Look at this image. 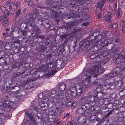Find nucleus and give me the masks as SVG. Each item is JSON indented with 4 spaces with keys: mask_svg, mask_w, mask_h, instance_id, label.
I'll list each match as a JSON object with an SVG mask.
<instances>
[{
    "mask_svg": "<svg viewBox=\"0 0 125 125\" xmlns=\"http://www.w3.org/2000/svg\"><path fill=\"white\" fill-rule=\"evenodd\" d=\"M51 95L54 98V101L56 103L61 104L62 105L64 104L65 100L64 94L62 92L52 90L50 92Z\"/></svg>",
    "mask_w": 125,
    "mask_h": 125,
    "instance_id": "1",
    "label": "nucleus"
},
{
    "mask_svg": "<svg viewBox=\"0 0 125 125\" xmlns=\"http://www.w3.org/2000/svg\"><path fill=\"white\" fill-rule=\"evenodd\" d=\"M8 96L7 95L4 96L0 99V106L5 108H7L9 106L13 107L15 108L16 105L15 103L12 101H9L8 100Z\"/></svg>",
    "mask_w": 125,
    "mask_h": 125,
    "instance_id": "2",
    "label": "nucleus"
},
{
    "mask_svg": "<svg viewBox=\"0 0 125 125\" xmlns=\"http://www.w3.org/2000/svg\"><path fill=\"white\" fill-rule=\"evenodd\" d=\"M77 91L74 87H71L68 89H66L65 96L68 100L72 99L73 97L75 96L77 94Z\"/></svg>",
    "mask_w": 125,
    "mask_h": 125,
    "instance_id": "3",
    "label": "nucleus"
},
{
    "mask_svg": "<svg viewBox=\"0 0 125 125\" xmlns=\"http://www.w3.org/2000/svg\"><path fill=\"white\" fill-rule=\"evenodd\" d=\"M103 72L104 70L100 65L91 67L89 71V74H91L92 75L94 74H99Z\"/></svg>",
    "mask_w": 125,
    "mask_h": 125,
    "instance_id": "4",
    "label": "nucleus"
},
{
    "mask_svg": "<svg viewBox=\"0 0 125 125\" xmlns=\"http://www.w3.org/2000/svg\"><path fill=\"white\" fill-rule=\"evenodd\" d=\"M80 21L77 20L76 21H73L67 23L66 27V29H69V31H72L71 32L73 33H74L77 31V29H76V26L77 23L79 22Z\"/></svg>",
    "mask_w": 125,
    "mask_h": 125,
    "instance_id": "5",
    "label": "nucleus"
},
{
    "mask_svg": "<svg viewBox=\"0 0 125 125\" xmlns=\"http://www.w3.org/2000/svg\"><path fill=\"white\" fill-rule=\"evenodd\" d=\"M28 15L29 16L28 18V20L27 21V25L31 27L32 25L35 22V20L37 17L36 15L32 14H29Z\"/></svg>",
    "mask_w": 125,
    "mask_h": 125,
    "instance_id": "6",
    "label": "nucleus"
},
{
    "mask_svg": "<svg viewBox=\"0 0 125 125\" xmlns=\"http://www.w3.org/2000/svg\"><path fill=\"white\" fill-rule=\"evenodd\" d=\"M123 52L121 53H118L115 54L114 55V58L115 59L117 63H119L125 60L124 59L125 58V55H124Z\"/></svg>",
    "mask_w": 125,
    "mask_h": 125,
    "instance_id": "7",
    "label": "nucleus"
},
{
    "mask_svg": "<svg viewBox=\"0 0 125 125\" xmlns=\"http://www.w3.org/2000/svg\"><path fill=\"white\" fill-rule=\"evenodd\" d=\"M102 41L101 42L103 43L104 42V44L105 45V46H108V48L109 50H111L114 47L115 44L113 43H110L108 40L102 38Z\"/></svg>",
    "mask_w": 125,
    "mask_h": 125,
    "instance_id": "8",
    "label": "nucleus"
},
{
    "mask_svg": "<svg viewBox=\"0 0 125 125\" xmlns=\"http://www.w3.org/2000/svg\"><path fill=\"white\" fill-rule=\"evenodd\" d=\"M55 63L53 64V61L52 59H50L49 61L48 66L50 68H51L52 71V74H54L57 72L56 66H55Z\"/></svg>",
    "mask_w": 125,
    "mask_h": 125,
    "instance_id": "9",
    "label": "nucleus"
},
{
    "mask_svg": "<svg viewBox=\"0 0 125 125\" xmlns=\"http://www.w3.org/2000/svg\"><path fill=\"white\" fill-rule=\"evenodd\" d=\"M102 38L101 40H99L98 42V43L97 42L96 43V46H95L99 48H99L102 50V52H104L106 50V46H105V45H104V42L103 43L101 42L102 41Z\"/></svg>",
    "mask_w": 125,
    "mask_h": 125,
    "instance_id": "10",
    "label": "nucleus"
},
{
    "mask_svg": "<svg viewBox=\"0 0 125 125\" xmlns=\"http://www.w3.org/2000/svg\"><path fill=\"white\" fill-rule=\"evenodd\" d=\"M122 69L119 67L116 68L113 70V72L108 75V77H115L118 75L122 71Z\"/></svg>",
    "mask_w": 125,
    "mask_h": 125,
    "instance_id": "11",
    "label": "nucleus"
},
{
    "mask_svg": "<svg viewBox=\"0 0 125 125\" xmlns=\"http://www.w3.org/2000/svg\"><path fill=\"white\" fill-rule=\"evenodd\" d=\"M96 33L94 32L93 34H90L88 37V38H89V41H90L91 42H94V43H95L96 42H97V43H98V41H97L96 39L97 38L98 36L97 34H95Z\"/></svg>",
    "mask_w": 125,
    "mask_h": 125,
    "instance_id": "12",
    "label": "nucleus"
},
{
    "mask_svg": "<svg viewBox=\"0 0 125 125\" xmlns=\"http://www.w3.org/2000/svg\"><path fill=\"white\" fill-rule=\"evenodd\" d=\"M64 63L62 60L58 59L56 60L55 66H56V68L58 69H61L64 66Z\"/></svg>",
    "mask_w": 125,
    "mask_h": 125,
    "instance_id": "13",
    "label": "nucleus"
},
{
    "mask_svg": "<svg viewBox=\"0 0 125 125\" xmlns=\"http://www.w3.org/2000/svg\"><path fill=\"white\" fill-rule=\"evenodd\" d=\"M90 76H88V77L86 78L85 81H84L83 84V85H82L83 87V88H84V90L86 89L87 88L90 87L91 85L90 80Z\"/></svg>",
    "mask_w": 125,
    "mask_h": 125,
    "instance_id": "14",
    "label": "nucleus"
},
{
    "mask_svg": "<svg viewBox=\"0 0 125 125\" xmlns=\"http://www.w3.org/2000/svg\"><path fill=\"white\" fill-rule=\"evenodd\" d=\"M32 111L31 110H30L28 112H25V115L27 116L30 120L31 122H34L36 121V120L33 116L32 115Z\"/></svg>",
    "mask_w": 125,
    "mask_h": 125,
    "instance_id": "15",
    "label": "nucleus"
},
{
    "mask_svg": "<svg viewBox=\"0 0 125 125\" xmlns=\"http://www.w3.org/2000/svg\"><path fill=\"white\" fill-rule=\"evenodd\" d=\"M60 37L62 39L61 41L62 42L64 41L63 43L65 44L68 42V41L71 38V36L70 34H65L61 36Z\"/></svg>",
    "mask_w": 125,
    "mask_h": 125,
    "instance_id": "16",
    "label": "nucleus"
},
{
    "mask_svg": "<svg viewBox=\"0 0 125 125\" xmlns=\"http://www.w3.org/2000/svg\"><path fill=\"white\" fill-rule=\"evenodd\" d=\"M112 16V12H108L104 16L103 21H106L109 23L112 21L111 19Z\"/></svg>",
    "mask_w": 125,
    "mask_h": 125,
    "instance_id": "17",
    "label": "nucleus"
},
{
    "mask_svg": "<svg viewBox=\"0 0 125 125\" xmlns=\"http://www.w3.org/2000/svg\"><path fill=\"white\" fill-rule=\"evenodd\" d=\"M39 105L38 106L40 107V108H39L40 109V111H45L46 110V106L47 105V104L44 103L43 102L39 101Z\"/></svg>",
    "mask_w": 125,
    "mask_h": 125,
    "instance_id": "18",
    "label": "nucleus"
},
{
    "mask_svg": "<svg viewBox=\"0 0 125 125\" xmlns=\"http://www.w3.org/2000/svg\"><path fill=\"white\" fill-rule=\"evenodd\" d=\"M96 43H97V42L94 43V42H93L90 41L89 40L88 41L85 42H84L83 44L84 47L86 48L88 47L89 46L91 45L93 46H96Z\"/></svg>",
    "mask_w": 125,
    "mask_h": 125,
    "instance_id": "19",
    "label": "nucleus"
},
{
    "mask_svg": "<svg viewBox=\"0 0 125 125\" xmlns=\"http://www.w3.org/2000/svg\"><path fill=\"white\" fill-rule=\"evenodd\" d=\"M47 48L46 45L41 44L38 46V49L39 51L41 52H43L45 51L46 50Z\"/></svg>",
    "mask_w": 125,
    "mask_h": 125,
    "instance_id": "20",
    "label": "nucleus"
},
{
    "mask_svg": "<svg viewBox=\"0 0 125 125\" xmlns=\"http://www.w3.org/2000/svg\"><path fill=\"white\" fill-rule=\"evenodd\" d=\"M107 0H102L100 2H98L97 5V10L98 9H99L100 10H101L102 9L105 2H106L107 1Z\"/></svg>",
    "mask_w": 125,
    "mask_h": 125,
    "instance_id": "21",
    "label": "nucleus"
},
{
    "mask_svg": "<svg viewBox=\"0 0 125 125\" xmlns=\"http://www.w3.org/2000/svg\"><path fill=\"white\" fill-rule=\"evenodd\" d=\"M87 99L89 102H95L98 100L97 97L94 96H89Z\"/></svg>",
    "mask_w": 125,
    "mask_h": 125,
    "instance_id": "22",
    "label": "nucleus"
},
{
    "mask_svg": "<svg viewBox=\"0 0 125 125\" xmlns=\"http://www.w3.org/2000/svg\"><path fill=\"white\" fill-rule=\"evenodd\" d=\"M120 34V33L119 31H116L114 33V37H117V38L115 39V42L116 43L119 42V36Z\"/></svg>",
    "mask_w": 125,
    "mask_h": 125,
    "instance_id": "23",
    "label": "nucleus"
},
{
    "mask_svg": "<svg viewBox=\"0 0 125 125\" xmlns=\"http://www.w3.org/2000/svg\"><path fill=\"white\" fill-rule=\"evenodd\" d=\"M59 15L58 12H57L55 11L52 10L51 13L50 15L52 18H56Z\"/></svg>",
    "mask_w": 125,
    "mask_h": 125,
    "instance_id": "24",
    "label": "nucleus"
},
{
    "mask_svg": "<svg viewBox=\"0 0 125 125\" xmlns=\"http://www.w3.org/2000/svg\"><path fill=\"white\" fill-rule=\"evenodd\" d=\"M99 89L100 88H97L95 91V92H97V97L99 98H102L104 96V94L103 93L98 92Z\"/></svg>",
    "mask_w": 125,
    "mask_h": 125,
    "instance_id": "25",
    "label": "nucleus"
},
{
    "mask_svg": "<svg viewBox=\"0 0 125 125\" xmlns=\"http://www.w3.org/2000/svg\"><path fill=\"white\" fill-rule=\"evenodd\" d=\"M116 14L118 19L120 18L122 15L123 12L120 8H119L116 12Z\"/></svg>",
    "mask_w": 125,
    "mask_h": 125,
    "instance_id": "26",
    "label": "nucleus"
},
{
    "mask_svg": "<svg viewBox=\"0 0 125 125\" xmlns=\"http://www.w3.org/2000/svg\"><path fill=\"white\" fill-rule=\"evenodd\" d=\"M21 0H17L16 1V0L13 3V5L16 7V9L17 10L18 9V8L19 7L20 5V1Z\"/></svg>",
    "mask_w": 125,
    "mask_h": 125,
    "instance_id": "27",
    "label": "nucleus"
},
{
    "mask_svg": "<svg viewBox=\"0 0 125 125\" xmlns=\"http://www.w3.org/2000/svg\"><path fill=\"white\" fill-rule=\"evenodd\" d=\"M56 109L55 110V114H56V115L59 116L60 115L62 112V111L58 107L56 108Z\"/></svg>",
    "mask_w": 125,
    "mask_h": 125,
    "instance_id": "28",
    "label": "nucleus"
},
{
    "mask_svg": "<svg viewBox=\"0 0 125 125\" xmlns=\"http://www.w3.org/2000/svg\"><path fill=\"white\" fill-rule=\"evenodd\" d=\"M105 83V81L104 79H101L97 81V84L98 85L103 86Z\"/></svg>",
    "mask_w": 125,
    "mask_h": 125,
    "instance_id": "29",
    "label": "nucleus"
},
{
    "mask_svg": "<svg viewBox=\"0 0 125 125\" xmlns=\"http://www.w3.org/2000/svg\"><path fill=\"white\" fill-rule=\"evenodd\" d=\"M21 72L22 74L24 76L23 77L24 78L26 77L30 72L29 70L28 69L25 70L23 72L21 71Z\"/></svg>",
    "mask_w": 125,
    "mask_h": 125,
    "instance_id": "30",
    "label": "nucleus"
},
{
    "mask_svg": "<svg viewBox=\"0 0 125 125\" xmlns=\"http://www.w3.org/2000/svg\"><path fill=\"white\" fill-rule=\"evenodd\" d=\"M31 104H32V103H31ZM31 106L32 108H33L34 110L37 112H40V109L39 108L40 107V106H38L37 107H36V106L33 105V104H31Z\"/></svg>",
    "mask_w": 125,
    "mask_h": 125,
    "instance_id": "31",
    "label": "nucleus"
},
{
    "mask_svg": "<svg viewBox=\"0 0 125 125\" xmlns=\"http://www.w3.org/2000/svg\"><path fill=\"white\" fill-rule=\"evenodd\" d=\"M119 4L120 7L123 8L125 6V0H118Z\"/></svg>",
    "mask_w": 125,
    "mask_h": 125,
    "instance_id": "32",
    "label": "nucleus"
},
{
    "mask_svg": "<svg viewBox=\"0 0 125 125\" xmlns=\"http://www.w3.org/2000/svg\"><path fill=\"white\" fill-rule=\"evenodd\" d=\"M59 89L62 91H64L65 88V84L64 83H60L58 85Z\"/></svg>",
    "mask_w": 125,
    "mask_h": 125,
    "instance_id": "33",
    "label": "nucleus"
},
{
    "mask_svg": "<svg viewBox=\"0 0 125 125\" xmlns=\"http://www.w3.org/2000/svg\"><path fill=\"white\" fill-rule=\"evenodd\" d=\"M13 83H12V84H10V86H9L10 87V90H13V91H14V92H16V93L17 94H18V92H19L18 90H16L15 88V87H16V88H18V87H16L15 86V87L14 86H13L12 85L13 84H12Z\"/></svg>",
    "mask_w": 125,
    "mask_h": 125,
    "instance_id": "34",
    "label": "nucleus"
},
{
    "mask_svg": "<svg viewBox=\"0 0 125 125\" xmlns=\"http://www.w3.org/2000/svg\"><path fill=\"white\" fill-rule=\"evenodd\" d=\"M120 64V68L123 70H125V61H123L120 62L118 63Z\"/></svg>",
    "mask_w": 125,
    "mask_h": 125,
    "instance_id": "35",
    "label": "nucleus"
},
{
    "mask_svg": "<svg viewBox=\"0 0 125 125\" xmlns=\"http://www.w3.org/2000/svg\"><path fill=\"white\" fill-rule=\"evenodd\" d=\"M11 113H7L5 112V113H4V114H3L2 116L4 117H6L9 119L10 118L11 116Z\"/></svg>",
    "mask_w": 125,
    "mask_h": 125,
    "instance_id": "36",
    "label": "nucleus"
},
{
    "mask_svg": "<svg viewBox=\"0 0 125 125\" xmlns=\"http://www.w3.org/2000/svg\"><path fill=\"white\" fill-rule=\"evenodd\" d=\"M84 117L83 116H80L78 119L79 123L82 124L85 122Z\"/></svg>",
    "mask_w": 125,
    "mask_h": 125,
    "instance_id": "37",
    "label": "nucleus"
},
{
    "mask_svg": "<svg viewBox=\"0 0 125 125\" xmlns=\"http://www.w3.org/2000/svg\"><path fill=\"white\" fill-rule=\"evenodd\" d=\"M109 27L114 29H115L118 27V24L116 23H115L113 24L111 23L109 24Z\"/></svg>",
    "mask_w": 125,
    "mask_h": 125,
    "instance_id": "38",
    "label": "nucleus"
},
{
    "mask_svg": "<svg viewBox=\"0 0 125 125\" xmlns=\"http://www.w3.org/2000/svg\"><path fill=\"white\" fill-rule=\"evenodd\" d=\"M6 109V111L8 113H11L14 110L15 108L13 107H11V106H8L7 107Z\"/></svg>",
    "mask_w": 125,
    "mask_h": 125,
    "instance_id": "39",
    "label": "nucleus"
},
{
    "mask_svg": "<svg viewBox=\"0 0 125 125\" xmlns=\"http://www.w3.org/2000/svg\"><path fill=\"white\" fill-rule=\"evenodd\" d=\"M109 86V88L113 89H114L115 87V84L114 83L110 82L109 84H108Z\"/></svg>",
    "mask_w": 125,
    "mask_h": 125,
    "instance_id": "40",
    "label": "nucleus"
},
{
    "mask_svg": "<svg viewBox=\"0 0 125 125\" xmlns=\"http://www.w3.org/2000/svg\"><path fill=\"white\" fill-rule=\"evenodd\" d=\"M9 22L8 19H6L3 21L2 22L3 25L4 27H6L9 24Z\"/></svg>",
    "mask_w": 125,
    "mask_h": 125,
    "instance_id": "41",
    "label": "nucleus"
},
{
    "mask_svg": "<svg viewBox=\"0 0 125 125\" xmlns=\"http://www.w3.org/2000/svg\"><path fill=\"white\" fill-rule=\"evenodd\" d=\"M13 65H14L13 67L14 68H17L21 65V62L14 63Z\"/></svg>",
    "mask_w": 125,
    "mask_h": 125,
    "instance_id": "42",
    "label": "nucleus"
},
{
    "mask_svg": "<svg viewBox=\"0 0 125 125\" xmlns=\"http://www.w3.org/2000/svg\"><path fill=\"white\" fill-rule=\"evenodd\" d=\"M75 15L74 13H69L68 15H67V18L68 19H69L71 18H73L75 17Z\"/></svg>",
    "mask_w": 125,
    "mask_h": 125,
    "instance_id": "43",
    "label": "nucleus"
},
{
    "mask_svg": "<svg viewBox=\"0 0 125 125\" xmlns=\"http://www.w3.org/2000/svg\"><path fill=\"white\" fill-rule=\"evenodd\" d=\"M16 11V16H19L20 15H21L22 13L20 9H18Z\"/></svg>",
    "mask_w": 125,
    "mask_h": 125,
    "instance_id": "44",
    "label": "nucleus"
},
{
    "mask_svg": "<svg viewBox=\"0 0 125 125\" xmlns=\"http://www.w3.org/2000/svg\"><path fill=\"white\" fill-rule=\"evenodd\" d=\"M84 109L83 108H79L77 112L79 114H84Z\"/></svg>",
    "mask_w": 125,
    "mask_h": 125,
    "instance_id": "45",
    "label": "nucleus"
},
{
    "mask_svg": "<svg viewBox=\"0 0 125 125\" xmlns=\"http://www.w3.org/2000/svg\"><path fill=\"white\" fill-rule=\"evenodd\" d=\"M68 125H77V123L76 121H69L68 122Z\"/></svg>",
    "mask_w": 125,
    "mask_h": 125,
    "instance_id": "46",
    "label": "nucleus"
},
{
    "mask_svg": "<svg viewBox=\"0 0 125 125\" xmlns=\"http://www.w3.org/2000/svg\"><path fill=\"white\" fill-rule=\"evenodd\" d=\"M37 78L36 77H32V78H29V81L30 82L34 81L37 80Z\"/></svg>",
    "mask_w": 125,
    "mask_h": 125,
    "instance_id": "47",
    "label": "nucleus"
},
{
    "mask_svg": "<svg viewBox=\"0 0 125 125\" xmlns=\"http://www.w3.org/2000/svg\"><path fill=\"white\" fill-rule=\"evenodd\" d=\"M109 86L108 84H105L102 86V87L104 89V90H107L109 88Z\"/></svg>",
    "mask_w": 125,
    "mask_h": 125,
    "instance_id": "48",
    "label": "nucleus"
},
{
    "mask_svg": "<svg viewBox=\"0 0 125 125\" xmlns=\"http://www.w3.org/2000/svg\"><path fill=\"white\" fill-rule=\"evenodd\" d=\"M120 24V25L122 27L125 26V19H124L121 21Z\"/></svg>",
    "mask_w": 125,
    "mask_h": 125,
    "instance_id": "49",
    "label": "nucleus"
},
{
    "mask_svg": "<svg viewBox=\"0 0 125 125\" xmlns=\"http://www.w3.org/2000/svg\"><path fill=\"white\" fill-rule=\"evenodd\" d=\"M110 59L109 58H107L104 60L102 62V64H104L108 62L109 60Z\"/></svg>",
    "mask_w": 125,
    "mask_h": 125,
    "instance_id": "50",
    "label": "nucleus"
},
{
    "mask_svg": "<svg viewBox=\"0 0 125 125\" xmlns=\"http://www.w3.org/2000/svg\"><path fill=\"white\" fill-rule=\"evenodd\" d=\"M22 74L21 71L20 72H18L17 73H14L13 75V76L14 77H16L19 76L20 75Z\"/></svg>",
    "mask_w": 125,
    "mask_h": 125,
    "instance_id": "51",
    "label": "nucleus"
},
{
    "mask_svg": "<svg viewBox=\"0 0 125 125\" xmlns=\"http://www.w3.org/2000/svg\"><path fill=\"white\" fill-rule=\"evenodd\" d=\"M85 108L87 109H88V110H87L85 111L84 110V114L86 115H88L89 113L88 111H89V110H89V108L88 107V108L87 106H85Z\"/></svg>",
    "mask_w": 125,
    "mask_h": 125,
    "instance_id": "52",
    "label": "nucleus"
},
{
    "mask_svg": "<svg viewBox=\"0 0 125 125\" xmlns=\"http://www.w3.org/2000/svg\"><path fill=\"white\" fill-rule=\"evenodd\" d=\"M104 79L105 81V84H109L111 82L110 80H111V79L110 78H108L106 79Z\"/></svg>",
    "mask_w": 125,
    "mask_h": 125,
    "instance_id": "53",
    "label": "nucleus"
},
{
    "mask_svg": "<svg viewBox=\"0 0 125 125\" xmlns=\"http://www.w3.org/2000/svg\"><path fill=\"white\" fill-rule=\"evenodd\" d=\"M84 90H84V88H83V87L82 86H81L80 85V87L78 89V92L81 93L82 92V91Z\"/></svg>",
    "mask_w": 125,
    "mask_h": 125,
    "instance_id": "54",
    "label": "nucleus"
},
{
    "mask_svg": "<svg viewBox=\"0 0 125 125\" xmlns=\"http://www.w3.org/2000/svg\"><path fill=\"white\" fill-rule=\"evenodd\" d=\"M4 14L5 15L4 17H7L9 15V12L8 10H5L4 12Z\"/></svg>",
    "mask_w": 125,
    "mask_h": 125,
    "instance_id": "55",
    "label": "nucleus"
},
{
    "mask_svg": "<svg viewBox=\"0 0 125 125\" xmlns=\"http://www.w3.org/2000/svg\"><path fill=\"white\" fill-rule=\"evenodd\" d=\"M91 118L93 120H96L97 121L99 119L96 117V115H94L91 117Z\"/></svg>",
    "mask_w": 125,
    "mask_h": 125,
    "instance_id": "56",
    "label": "nucleus"
},
{
    "mask_svg": "<svg viewBox=\"0 0 125 125\" xmlns=\"http://www.w3.org/2000/svg\"><path fill=\"white\" fill-rule=\"evenodd\" d=\"M5 113V112L3 109L0 107V114H2V116L3 114H4Z\"/></svg>",
    "mask_w": 125,
    "mask_h": 125,
    "instance_id": "57",
    "label": "nucleus"
},
{
    "mask_svg": "<svg viewBox=\"0 0 125 125\" xmlns=\"http://www.w3.org/2000/svg\"><path fill=\"white\" fill-rule=\"evenodd\" d=\"M53 54H52V53H49V54H47L46 55V58L47 59H48L50 58H51L53 56Z\"/></svg>",
    "mask_w": 125,
    "mask_h": 125,
    "instance_id": "58",
    "label": "nucleus"
},
{
    "mask_svg": "<svg viewBox=\"0 0 125 125\" xmlns=\"http://www.w3.org/2000/svg\"><path fill=\"white\" fill-rule=\"evenodd\" d=\"M32 30L33 31H35L37 33L39 32V31H40V29L38 27L35 28V29L33 27V29Z\"/></svg>",
    "mask_w": 125,
    "mask_h": 125,
    "instance_id": "59",
    "label": "nucleus"
},
{
    "mask_svg": "<svg viewBox=\"0 0 125 125\" xmlns=\"http://www.w3.org/2000/svg\"><path fill=\"white\" fill-rule=\"evenodd\" d=\"M118 49L117 48H115L110 51L111 53H115L118 51Z\"/></svg>",
    "mask_w": 125,
    "mask_h": 125,
    "instance_id": "60",
    "label": "nucleus"
},
{
    "mask_svg": "<svg viewBox=\"0 0 125 125\" xmlns=\"http://www.w3.org/2000/svg\"><path fill=\"white\" fill-rule=\"evenodd\" d=\"M7 5L8 7L9 8V9L10 10L12 9V6L11 5V4L10 2L8 3L7 4Z\"/></svg>",
    "mask_w": 125,
    "mask_h": 125,
    "instance_id": "61",
    "label": "nucleus"
},
{
    "mask_svg": "<svg viewBox=\"0 0 125 125\" xmlns=\"http://www.w3.org/2000/svg\"><path fill=\"white\" fill-rule=\"evenodd\" d=\"M45 94L44 93H41L39 94V97L42 99V98L43 97V96H44Z\"/></svg>",
    "mask_w": 125,
    "mask_h": 125,
    "instance_id": "62",
    "label": "nucleus"
},
{
    "mask_svg": "<svg viewBox=\"0 0 125 125\" xmlns=\"http://www.w3.org/2000/svg\"><path fill=\"white\" fill-rule=\"evenodd\" d=\"M70 114L69 113H67L66 114H64V115H63V118H68L69 117V116L70 115Z\"/></svg>",
    "mask_w": 125,
    "mask_h": 125,
    "instance_id": "63",
    "label": "nucleus"
},
{
    "mask_svg": "<svg viewBox=\"0 0 125 125\" xmlns=\"http://www.w3.org/2000/svg\"><path fill=\"white\" fill-rule=\"evenodd\" d=\"M37 37L38 38L42 39H44L45 38V36L42 35H38L37 36Z\"/></svg>",
    "mask_w": 125,
    "mask_h": 125,
    "instance_id": "64",
    "label": "nucleus"
}]
</instances>
